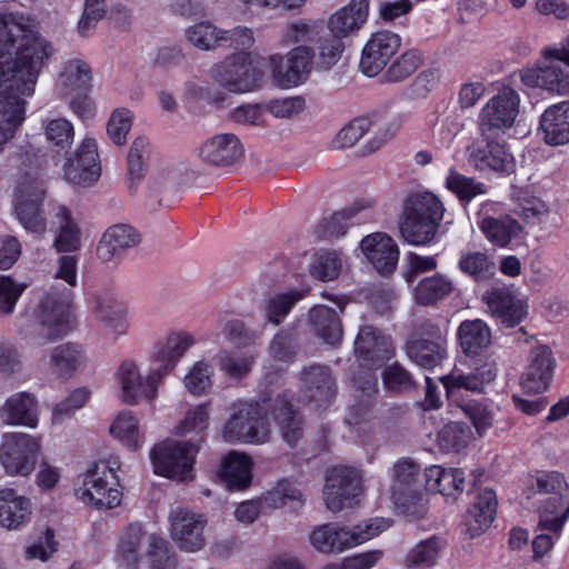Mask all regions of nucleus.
<instances>
[{
    "label": "nucleus",
    "instance_id": "obj_47",
    "mask_svg": "<svg viewBox=\"0 0 569 569\" xmlns=\"http://www.w3.org/2000/svg\"><path fill=\"white\" fill-rule=\"evenodd\" d=\"M568 491L569 485L565 477L557 471H549L538 475L525 489L523 496L527 501H531L556 493L565 495Z\"/></svg>",
    "mask_w": 569,
    "mask_h": 569
},
{
    "label": "nucleus",
    "instance_id": "obj_52",
    "mask_svg": "<svg viewBox=\"0 0 569 569\" xmlns=\"http://www.w3.org/2000/svg\"><path fill=\"white\" fill-rule=\"evenodd\" d=\"M44 134L50 149L56 153H62L73 143L74 128L64 118L51 119L44 126Z\"/></svg>",
    "mask_w": 569,
    "mask_h": 569
},
{
    "label": "nucleus",
    "instance_id": "obj_37",
    "mask_svg": "<svg viewBox=\"0 0 569 569\" xmlns=\"http://www.w3.org/2000/svg\"><path fill=\"white\" fill-rule=\"evenodd\" d=\"M86 361L81 346L72 342L61 343L50 349L48 367L60 378H70Z\"/></svg>",
    "mask_w": 569,
    "mask_h": 569
},
{
    "label": "nucleus",
    "instance_id": "obj_35",
    "mask_svg": "<svg viewBox=\"0 0 569 569\" xmlns=\"http://www.w3.org/2000/svg\"><path fill=\"white\" fill-rule=\"evenodd\" d=\"M0 417L7 425L34 428L38 423L37 400L33 395L19 392L11 396L0 408Z\"/></svg>",
    "mask_w": 569,
    "mask_h": 569
},
{
    "label": "nucleus",
    "instance_id": "obj_46",
    "mask_svg": "<svg viewBox=\"0 0 569 569\" xmlns=\"http://www.w3.org/2000/svg\"><path fill=\"white\" fill-rule=\"evenodd\" d=\"M480 229L488 241L498 247H506L521 231L519 222L509 216L486 217L480 223Z\"/></svg>",
    "mask_w": 569,
    "mask_h": 569
},
{
    "label": "nucleus",
    "instance_id": "obj_61",
    "mask_svg": "<svg viewBox=\"0 0 569 569\" xmlns=\"http://www.w3.org/2000/svg\"><path fill=\"white\" fill-rule=\"evenodd\" d=\"M446 187L462 201H471L478 194L486 192L482 183L453 169L449 171L446 178Z\"/></svg>",
    "mask_w": 569,
    "mask_h": 569
},
{
    "label": "nucleus",
    "instance_id": "obj_44",
    "mask_svg": "<svg viewBox=\"0 0 569 569\" xmlns=\"http://www.w3.org/2000/svg\"><path fill=\"white\" fill-rule=\"evenodd\" d=\"M308 289H292L286 292H277L269 297L263 311L268 322L279 326L290 313L297 302L306 298Z\"/></svg>",
    "mask_w": 569,
    "mask_h": 569
},
{
    "label": "nucleus",
    "instance_id": "obj_48",
    "mask_svg": "<svg viewBox=\"0 0 569 569\" xmlns=\"http://www.w3.org/2000/svg\"><path fill=\"white\" fill-rule=\"evenodd\" d=\"M488 143L485 150L475 149L471 157L475 161L480 162L479 166L490 168L495 171L507 172L513 167V157L507 151L506 147L499 142L487 139Z\"/></svg>",
    "mask_w": 569,
    "mask_h": 569
},
{
    "label": "nucleus",
    "instance_id": "obj_51",
    "mask_svg": "<svg viewBox=\"0 0 569 569\" xmlns=\"http://www.w3.org/2000/svg\"><path fill=\"white\" fill-rule=\"evenodd\" d=\"M443 547L445 541L436 536L422 540L408 552L405 565L408 568L431 567Z\"/></svg>",
    "mask_w": 569,
    "mask_h": 569
},
{
    "label": "nucleus",
    "instance_id": "obj_53",
    "mask_svg": "<svg viewBox=\"0 0 569 569\" xmlns=\"http://www.w3.org/2000/svg\"><path fill=\"white\" fill-rule=\"evenodd\" d=\"M423 62L422 53L417 49H409L399 56L383 74L386 82H402L411 77Z\"/></svg>",
    "mask_w": 569,
    "mask_h": 569
},
{
    "label": "nucleus",
    "instance_id": "obj_41",
    "mask_svg": "<svg viewBox=\"0 0 569 569\" xmlns=\"http://www.w3.org/2000/svg\"><path fill=\"white\" fill-rule=\"evenodd\" d=\"M426 486L430 491L456 499L463 491V472L460 469H445L440 466H431L426 470Z\"/></svg>",
    "mask_w": 569,
    "mask_h": 569
},
{
    "label": "nucleus",
    "instance_id": "obj_29",
    "mask_svg": "<svg viewBox=\"0 0 569 569\" xmlns=\"http://www.w3.org/2000/svg\"><path fill=\"white\" fill-rule=\"evenodd\" d=\"M539 513V527L559 533L569 518V491L528 501Z\"/></svg>",
    "mask_w": 569,
    "mask_h": 569
},
{
    "label": "nucleus",
    "instance_id": "obj_30",
    "mask_svg": "<svg viewBox=\"0 0 569 569\" xmlns=\"http://www.w3.org/2000/svg\"><path fill=\"white\" fill-rule=\"evenodd\" d=\"M32 505L28 497L19 495L13 488L0 490V525L17 530L29 522Z\"/></svg>",
    "mask_w": 569,
    "mask_h": 569
},
{
    "label": "nucleus",
    "instance_id": "obj_3",
    "mask_svg": "<svg viewBox=\"0 0 569 569\" xmlns=\"http://www.w3.org/2000/svg\"><path fill=\"white\" fill-rule=\"evenodd\" d=\"M442 202L432 193H417L408 198L399 226L403 240L413 246L430 243L443 218Z\"/></svg>",
    "mask_w": 569,
    "mask_h": 569
},
{
    "label": "nucleus",
    "instance_id": "obj_58",
    "mask_svg": "<svg viewBox=\"0 0 569 569\" xmlns=\"http://www.w3.org/2000/svg\"><path fill=\"white\" fill-rule=\"evenodd\" d=\"M148 542L149 569L177 568V558L170 551L169 542L164 538L151 535Z\"/></svg>",
    "mask_w": 569,
    "mask_h": 569
},
{
    "label": "nucleus",
    "instance_id": "obj_28",
    "mask_svg": "<svg viewBox=\"0 0 569 569\" xmlns=\"http://www.w3.org/2000/svg\"><path fill=\"white\" fill-rule=\"evenodd\" d=\"M539 128L543 141L552 147L569 142V101L548 107L540 116Z\"/></svg>",
    "mask_w": 569,
    "mask_h": 569
},
{
    "label": "nucleus",
    "instance_id": "obj_54",
    "mask_svg": "<svg viewBox=\"0 0 569 569\" xmlns=\"http://www.w3.org/2000/svg\"><path fill=\"white\" fill-rule=\"evenodd\" d=\"M152 148L148 138L138 137L130 146L127 161L128 174L131 181L143 178L151 157Z\"/></svg>",
    "mask_w": 569,
    "mask_h": 569
},
{
    "label": "nucleus",
    "instance_id": "obj_59",
    "mask_svg": "<svg viewBox=\"0 0 569 569\" xmlns=\"http://www.w3.org/2000/svg\"><path fill=\"white\" fill-rule=\"evenodd\" d=\"M301 499V491L289 480L282 479L260 498V503L264 508L277 509L284 506L288 501H300Z\"/></svg>",
    "mask_w": 569,
    "mask_h": 569
},
{
    "label": "nucleus",
    "instance_id": "obj_49",
    "mask_svg": "<svg viewBox=\"0 0 569 569\" xmlns=\"http://www.w3.org/2000/svg\"><path fill=\"white\" fill-rule=\"evenodd\" d=\"M111 436L131 450H137L143 442L136 416L124 410L120 412L110 426Z\"/></svg>",
    "mask_w": 569,
    "mask_h": 569
},
{
    "label": "nucleus",
    "instance_id": "obj_14",
    "mask_svg": "<svg viewBox=\"0 0 569 569\" xmlns=\"http://www.w3.org/2000/svg\"><path fill=\"white\" fill-rule=\"evenodd\" d=\"M401 47V38L392 31L371 34L362 49L359 68L367 77L380 74Z\"/></svg>",
    "mask_w": 569,
    "mask_h": 569
},
{
    "label": "nucleus",
    "instance_id": "obj_39",
    "mask_svg": "<svg viewBox=\"0 0 569 569\" xmlns=\"http://www.w3.org/2000/svg\"><path fill=\"white\" fill-rule=\"evenodd\" d=\"M458 340L462 352L475 357L491 343V331L481 319L465 320L458 327Z\"/></svg>",
    "mask_w": 569,
    "mask_h": 569
},
{
    "label": "nucleus",
    "instance_id": "obj_19",
    "mask_svg": "<svg viewBox=\"0 0 569 569\" xmlns=\"http://www.w3.org/2000/svg\"><path fill=\"white\" fill-rule=\"evenodd\" d=\"M100 170L97 142L92 138H84L73 158L69 159L63 167L66 180L82 187L96 182Z\"/></svg>",
    "mask_w": 569,
    "mask_h": 569
},
{
    "label": "nucleus",
    "instance_id": "obj_15",
    "mask_svg": "<svg viewBox=\"0 0 569 569\" xmlns=\"http://www.w3.org/2000/svg\"><path fill=\"white\" fill-rule=\"evenodd\" d=\"M361 490L360 476L350 467H335L327 472L323 499L332 512L341 511Z\"/></svg>",
    "mask_w": 569,
    "mask_h": 569
},
{
    "label": "nucleus",
    "instance_id": "obj_36",
    "mask_svg": "<svg viewBox=\"0 0 569 569\" xmlns=\"http://www.w3.org/2000/svg\"><path fill=\"white\" fill-rule=\"evenodd\" d=\"M497 377V369L493 365L486 363L476 368L469 373L452 371L441 380L447 392L453 396L461 389L472 392H482L486 385L492 382Z\"/></svg>",
    "mask_w": 569,
    "mask_h": 569
},
{
    "label": "nucleus",
    "instance_id": "obj_4",
    "mask_svg": "<svg viewBox=\"0 0 569 569\" xmlns=\"http://www.w3.org/2000/svg\"><path fill=\"white\" fill-rule=\"evenodd\" d=\"M390 527L391 521L386 518L369 519L353 527L326 523L311 532L310 542L320 552L339 553L372 539Z\"/></svg>",
    "mask_w": 569,
    "mask_h": 569
},
{
    "label": "nucleus",
    "instance_id": "obj_8",
    "mask_svg": "<svg viewBox=\"0 0 569 569\" xmlns=\"http://www.w3.org/2000/svg\"><path fill=\"white\" fill-rule=\"evenodd\" d=\"M198 447L189 441L166 440L157 445L150 458L157 475L177 480H192V466Z\"/></svg>",
    "mask_w": 569,
    "mask_h": 569
},
{
    "label": "nucleus",
    "instance_id": "obj_32",
    "mask_svg": "<svg viewBox=\"0 0 569 569\" xmlns=\"http://www.w3.org/2000/svg\"><path fill=\"white\" fill-rule=\"evenodd\" d=\"M269 410L284 442L290 447H296L303 437V420L300 415L283 396H278L270 403Z\"/></svg>",
    "mask_w": 569,
    "mask_h": 569
},
{
    "label": "nucleus",
    "instance_id": "obj_43",
    "mask_svg": "<svg viewBox=\"0 0 569 569\" xmlns=\"http://www.w3.org/2000/svg\"><path fill=\"white\" fill-rule=\"evenodd\" d=\"M407 356L425 369H435L448 358V343L411 339L406 343Z\"/></svg>",
    "mask_w": 569,
    "mask_h": 569
},
{
    "label": "nucleus",
    "instance_id": "obj_31",
    "mask_svg": "<svg viewBox=\"0 0 569 569\" xmlns=\"http://www.w3.org/2000/svg\"><path fill=\"white\" fill-rule=\"evenodd\" d=\"M90 309L94 318L117 333H124L128 328L127 307L116 297L108 293L93 295Z\"/></svg>",
    "mask_w": 569,
    "mask_h": 569
},
{
    "label": "nucleus",
    "instance_id": "obj_40",
    "mask_svg": "<svg viewBox=\"0 0 569 569\" xmlns=\"http://www.w3.org/2000/svg\"><path fill=\"white\" fill-rule=\"evenodd\" d=\"M373 203L375 202L371 199H362L356 201L349 208L335 212L329 218L322 219L317 224L316 234L320 239L339 238L346 234L350 220H352L361 210L371 208Z\"/></svg>",
    "mask_w": 569,
    "mask_h": 569
},
{
    "label": "nucleus",
    "instance_id": "obj_13",
    "mask_svg": "<svg viewBox=\"0 0 569 569\" xmlns=\"http://www.w3.org/2000/svg\"><path fill=\"white\" fill-rule=\"evenodd\" d=\"M169 523L170 536L182 551L197 552L204 547L203 531L208 521L202 513L176 507L169 513Z\"/></svg>",
    "mask_w": 569,
    "mask_h": 569
},
{
    "label": "nucleus",
    "instance_id": "obj_16",
    "mask_svg": "<svg viewBox=\"0 0 569 569\" xmlns=\"http://www.w3.org/2000/svg\"><path fill=\"white\" fill-rule=\"evenodd\" d=\"M419 471L420 467L409 458H402L393 466L391 497L395 503L406 511H410L411 507L419 510L423 507V493L417 485Z\"/></svg>",
    "mask_w": 569,
    "mask_h": 569
},
{
    "label": "nucleus",
    "instance_id": "obj_2",
    "mask_svg": "<svg viewBox=\"0 0 569 569\" xmlns=\"http://www.w3.org/2000/svg\"><path fill=\"white\" fill-rule=\"evenodd\" d=\"M78 260L64 254L58 259L54 279L63 280L66 286H52L34 309L33 338L40 343L63 338L73 329L72 300L77 286Z\"/></svg>",
    "mask_w": 569,
    "mask_h": 569
},
{
    "label": "nucleus",
    "instance_id": "obj_33",
    "mask_svg": "<svg viewBox=\"0 0 569 569\" xmlns=\"http://www.w3.org/2000/svg\"><path fill=\"white\" fill-rule=\"evenodd\" d=\"M367 17L368 2L366 0H352L328 19V29L331 36L342 40L353 31L359 30L366 22Z\"/></svg>",
    "mask_w": 569,
    "mask_h": 569
},
{
    "label": "nucleus",
    "instance_id": "obj_25",
    "mask_svg": "<svg viewBox=\"0 0 569 569\" xmlns=\"http://www.w3.org/2000/svg\"><path fill=\"white\" fill-rule=\"evenodd\" d=\"M473 495L465 517L466 532L470 538L479 537L489 528L497 509V497L492 489L483 488Z\"/></svg>",
    "mask_w": 569,
    "mask_h": 569
},
{
    "label": "nucleus",
    "instance_id": "obj_10",
    "mask_svg": "<svg viewBox=\"0 0 569 569\" xmlns=\"http://www.w3.org/2000/svg\"><path fill=\"white\" fill-rule=\"evenodd\" d=\"M520 98L518 92L503 87L482 107L478 124L482 137L493 139L511 128L519 113Z\"/></svg>",
    "mask_w": 569,
    "mask_h": 569
},
{
    "label": "nucleus",
    "instance_id": "obj_24",
    "mask_svg": "<svg viewBox=\"0 0 569 569\" xmlns=\"http://www.w3.org/2000/svg\"><path fill=\"white\" fill-rule=\"evenodd\" d=\"M117 380L121 388V400L127 405H136L140 400H152L157 397L156 388L150 385L148 376L142 377L133 360H124L120 363Z\"/></svg>",
    "mask_w": 569,
    "mask_h": 569
},
{
    "label": "nucleus",
    "instance_id": "obj_23",
    "mask_svg": "<svg viewBox=\"0 0 569 569\" xmlns=\"http://www.w3.org/2000/svg\"><path fill=\"white\" fill-rule=\"evenodd\" d=\"M139 241L140 236L131 226H111L104 231L98 243L97 256L106 263L118 262Z\"/></svg>",
    "mask_w": 569,
    "mask_h": 569
},
{
    "label": "nucleus",
    "instance_id": "obj_5",
    "mask_svg": "<svg viewBox=\"0 0 569 569\" xmlns=\"http://www.w3.org/2000/svg\"><path fill=\"white\" fill-rule=\"evenodd\" d=\"M119 467L116 458L96 462L83 475L82 485L76 489L77 498L98 509L118 507L122 498L117 476Z\"/></svg>",
    "mask_w": 569,
    "mask_h": 569
},
{
    "label": "nucleus",
    "instance_id": "obj_18",
    "mask_svg": "<svg viewBox=\"0 0 569 569\" xmlns=\"http://www.w3.org/2000/svg\"><path fill=\"white\" fill-rule=\"evenodd\" d=\"M44 189L40 183H27L19 187L14 211L22 227L31 233L42 236L47 230V220L41 204Z\"/></svg>",
    "mask_w": 569,
    "mask_h": 569
},
{
    "label": "nucleus",
    "instance_id": "obj_42",
    "mask_svg": "<svg viewBox=\"0 0 569 569\" xmlns=\"http://www.w3.org/2000/svg\"><path fill=\"white\" fill-rule=\"evenodd\" d=\"M453 290L455 283L448 276L436 273L418 281L413 297L418 305L433 306L448 298Z\"/></svg>",
    "mask_w": 569,
    "mask_h": 569
},
{
    "label": "nucleus",
    "instance_id": "obj_20",
    "mask_svg": "<svg viewBox=\"0 0 569 569\" xmlns=\"http://www.w3.org/2000/svg\"><path fill=\"white\" fill-rule=\"evenodd\" d=\"M555 369V359L548 346H537L528 356V366L521 376V387L526 392L540 393L548 389Z\"/></svg>",
    "mask_w": 569,
    "mask_h": 569
},
{
    "label": "nucleus",
    "instance_id": "obj_6",
    "mask_svg": "<svg viewBox=\"0 0 569 569\" xmlns=\"http://www.w3.org/2000/svg\"><path fill=\"white\" fill-rule=\"evenodd\" d=\"M528 87H538L557 94L569 92V36L560 48L543 50V59L536 68L526 69L520 74Z\"/></svg>",
    "mask_w": 569,
    "mask_h": 569
},
{
    "label": "nucleus",
    "instance_id": "obj_17",
    "mask_svg": "<svg viewBox=\"0 0 569 569\" xmlns=\"http://www.w3.org/2000/svg\"><path fill=\"white\" fill-rule=\"evenodd\" d=\"M199 159L214 168H230L244 156L239 137L231 132L216 133L206 139L198 148Z\"/></svg>",
    "mask_w": 569,
    "mask_h": 569
},
{
    "label": "nucleus",
    "instance_id": "obj_7",
    "mask_svg": "<svg viewBox=\"0 0 569 569\" xmlns=\"http://www.w3.org/2000/svg\"><path fill=\"white\" fill-rule=\"evenodd\" d=\"M270 401V399H263L261 403L234 405V411L223 427V439L228 442H266L270 436L267 418Z\"/></svg>",
    "mask_w": 569,
    "mask_h": 569
},
{
    "label": "nucleus",
    "instance_id": "obj_57",
    "mask_svg": "<svg viewBox=\"0 0 569 569\" xmlns=\"http://www.w3.org/2000/svg\"><path fill=\"white\" fill-rule=\"evenodd\" d=\"M471 440L469 427L460 422H450L442 427L438 435V442L447 452H458L466 448Z\"/></svg>",
    "mask_w": 569,
    "mask_h": 569
},
{
    "label": "nucleus",
    "instance_id": "obj_12",
    "mask_svg": "<svg viewBox=\"0 0 569 569\" xmlns=\"http://www.w3.org/2000/svg\"><path fill=\"white\" fill-rule=\"evenodd\" d=\"M313 50L297 46L286 56L279 53L268 58V67L274 83L281 88H293L305 82L312 69Z\"/></svg>",
    "mask_w": 569,
    "mask_h": 569
},
{
    "label": "nucleus",
    "instance_id": "obj_55",
    "mask_svg": "<svg viewBox=\"0 0 569 569\" xmlns=\"http://www.w3.org/2000/svg\"><path fill=\"white\" fill-rule=\"evenodd\" d=\"M146 533L140 525H130L121 536L118 557L127 565L134 566L140 559V547Z\"/></svg>",
    "mask_w": 569,
    "mask_h": 569
},
{
    "label": "nucleus",
    "instance_id": "obj_1",
    "mask_svg": "<svg viewBox=\"0 0 569 569\" xmlns=\"http://www.w3.org/2000/svg\"><path fill=\"white\" fill-rule=\"evenodd\" d=\"M53 48L13 14H0V152L26 119L27 100Z\"/></svg>",
    "mask_w": 569,
    "mask_h": 569
},
{
    "label": "nucleus",
    "instance_id": "obj_27",
    "mask_svg": "<svg viewBox=\"0 0 569 569\" xmlns=\"http://www.w3.org/2000/svg\"><path fill=\"white\" fill-rule=\"evenodd\" d=\"M492 315L508 328L519 325L528 315L527 305L506 288H497L485 295Z\"/></svg>",
    "mask_w": 569,
    "mask_h": 569
},
{
    "label": "nucleus",
    "instance_id": "obj_34",
    "mask_svg": "<svg viewBox=\"0 0 569 569\" xmlns=\"http://www.w3.org/2000/svg\"><path fill=\"white\" fill-rule=\"evenodd\" d=\"M306 396L318 406H325L335 397V382L326 366L315 365L301 372Z\"/></svg>",
    "mask_w": 569,
    "mask_h": 569
},
{
    "label": "nucleus",
    "instance_id": "obj_21",
    "mask_svg": "<svg viewBox=\"0 0 569 569\" xmlns=\"http://www.w3.org/2000/svg\"><path fill=\"white\" fill-rule=\"evenodd\" d=\"M355 352L367 366L378 368L393 356V346L390 337L373 326H363L357 335Z\"/></svg>",
    "mask_w": 569,
    "mask_h": 569
},
{
    "label": "nucleus",
    "instance_id": "obj_60",
    "mask_svg": "<svg viewBox=\"0 0 569 569\" xmlns=\"http://www.w3.org/2000/svg\"><path fill=\"white\" fill-rule=\"evenodd\" d=\"M460 408L479 436H483L492 427L495 413L487 403L479 400H469L463 401Z\"/></svg>",
    "mask_w": 569,
    "mask_h": 569
},
{
    "label": "nucleus",
    "instance_id": "obj_22",
    "mask_svg": "<svg viewBox=\"0 0 569 569\" xmlns=\"http://www.w3.org/2000/svg\"><path fill=\"white\" fill-rule=\"evenodd\" d=\"M360 248L368 261L380 274H391L398 264L399 249L395 240L382 232L365 237Z\"/></svg>",
    "mask_w": 569,
    "mask_h": 569
},
{
    "label": "nucleus",
    "instance_id": "obj_56",
    "mask_svg": "<svg viewBox=\"0 0 569 569\" xmlns=\"http://www.w3.org/2000/svg\"><path fill=\"white\" fill-rule=\"evenodd\" d=\"M459 269L475 280H485L495 273V262L485 252H466L459 259Z\"/></svg>",
    "mask_w": 569,
    "mask_h": 569
},
{
    "label": "nucleus",
    "instance_id": "obj_62",
    "mask_svg": "<svg viewBox=\"0 0 569 569\" xmlns=\"http://www.w3.org/2000/svg\"><path fill=\"white\" fill-rule=\"evenodd\" d=\"M212 373L213 369L208 362L197 361L184 377L187 390L194 396L207 393L212 387Z\"/></svg>",
    "mask_w": 569,
    "mask_h": 569
},
{
    "label": "nucleus",
    "instance_id": "obj_38",
    "mask_svg": "<svg viewBox=\"0 0 569 569\" xmlns=\"http://www.w3.org/2000/svg\"><path fill=\"white\" fill-rule=\"evenodd\" d=\"M251 470L249 456L231 451L222 461L220 476L229 490H242L251 483Z\"/></svg>",
    "mask_w": 569,
    "mask_h": 569
},
{
    "label": "nucleus",
    "instance_id": "obj_50",
    "mask_svg": "<svg viewBox=\"0 0 569 569\" xmlns=\"http://www.w3.org/2000/svg\"><path fill=\"white\" fill-rule=\"evenodd\" d=\"M187 40L199 50H214L222 47V29L209 21H200L186 29Z\"/></svg>",
    "mask_w": 569,
    "mask_h": 569
},
{
    "label": "nucleus",
    "instance_id": "obj_63",
    "mask_svg": "<svg viewBox=\"0 0 569 569\" xmlns=\"http://www.w3.org/2000/svg\"><path fill=\"white\" fill-rule=\"evenodd\" d=\"M194 342V338L188 332H172L166 338L163 343L156 347V350L160 357H167L177 363Z\"/></svg>",
    "mask_w": 569,
    "mask_h": 569
},
{
    "label": "nucleus",
    "instance_id": "obj_11",
    "mask_svg": "<svg viewBox=\"0 0 569 569\" xmlns=\"http://www.w3.org/2000/svg\"><path fill=\"white\" fill-rule=\"evenodd\" d=\"M40 440L24 432L3 435L0 443V463L9 476L28 477L36 468Z\"/></svg>",
    "mask_w": 569,
    "mask_h": 569
},
{
    "label": "nucleus",
    "instance_id": "obj_45",
    "mask_svg": "<svg viewBox=\"0 0 569 569\" xmlns=\"http://www.w3.org/2000/svg\"><path fill=\"white\" fill-rule=\"evenodd\" d=\"M54 218L59 224L53 246L58 252H73L80 249V229L68 208L59 206Z\"/></svg>",
    "mask_w": 569,
    "mask_h": 569
},
{
    "label": "nucleus",
    "instance_id": "obj_64",
    "mask_svg": "<svg viewBox=\"0 0 569 569\" xmlns=\"http://www.w3.org/2000/svg\"><path fill=\"white\" fill-rule=\"evenodd\" d=\"M341 268L342 261L339 253L325 251L317 256L310 272L320 281H331L339 276Z\"/></svg>",
    "mask_w": 569,
    "mask_h": 569
},
{
    "label": "nucleus",
    "instance_id": "obj_26",
    "mask_svg": "<svg viewBox=\"0 0 569 569\" xmlns=\"http://www.w3.org/2000/svg\"><path fill=\"white\" fill-rule=\"evenodd\" d=\"M338 309L317 305L310 308L307 313V320L313 333L331 346L340 343L343 336L340 315L345 310V305H339Z\"/></svg>",
    "mask_w": 569,
    "mask_h": 569
},
{
    "label": "nucleus",
    "instance_id": "obj_9",
    "mask_svg": "<svg viewBox=\"0 0 569 569\" xmlns=\"http://www.w3.org/2000/svg\"><path fill=\"white\" fill-rule=\"evenodd\" d=\"M209 74L219 86L232 93H246L259 87L260 71L252 64L249 52H237L214 63Z\"/></svg>",
    "mask_w": 569,
    "mask_h": 569
}]
</instances>
